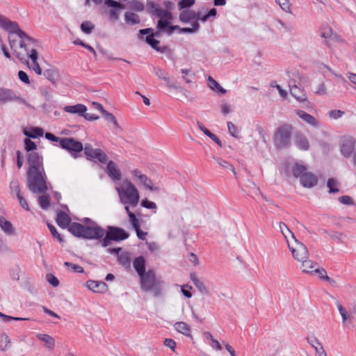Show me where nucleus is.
I'll list each match as a JSON object with an SVG mask.
<instances>
[{"label": "nucleus", "mask_w": 356, "mask_h": 356, "mask_svg": "<svg viewBox=\"0 0 356 356\" xmlns=\"http://www.w3.org/2000/svg\"><path fill=\"white\" fill-rule=\"evenodd\" d=\"M329 116L332 119H338L343 116L344 112L341 110H332L329 111Z\"/></svg>", "instance_id": "nucleus-62"}, {"label": "nucleus", "mask_w": 356, "mask_h": 356, "mask_svg": "<svg viewBox=\"0 0 356 356\" xmlns=\"http://www.w3.org/2000/svg\"><path fill=\"white\" fill-rule=\"evenodd\" d=\"M213 159L216 162L218 167L220 168L223 170V172H229L231 171L234 173L235 177L237 178V173L232 163L220 157L213 156Z\"/></svg>", "instance_id": "nucleus-20"}, {"label": "nucleus", "mask_w": 356, "mask_h": 356, "mask_svg": "<svg viewBox=\"0 0 356 356\" xmlns=\"http://www.w3.org/2000/svg\"><path fill=\"white\" fill-rule=\"evenodd\" d=\"M295 143L300 149L308 150L309 148V143L307 137L301 132L296 133Z\"/></svg>", "instance_id": "nucleus-25"}, {"label": "nucleus", "mask_w": 356, "mask_h": 356, "mask_svg": "<svg viewBox=\"0 0 356 356\" xmlns=\"http://www.w3.org/2000/svg\"><path fill=\"white\" fill-rule=\"evenodd\" d=\"M24 149L28 153L34 152V150L37 149V145L35 142L32 141L31 138H24Z\"/></svg>", "instance_id": "nucleus-45"}, {"label": "nucleus", "mask_w": 356, "mask_h": 356, "mask_svg": "<svg viewBox=\"0 0 356 356\" xmlns=\"http://www.w3.org/2000/svg\"><path fill=\"white\" fill-rule=\"evenodd\" d=\"M196 17L197 13L192 10H183L179 15V20L184 23L196 19Z\"/></svg>", "instance_id": "nucleus-33"}, {"label": "nucleus", "mask_w": 356, "mask_h": 356, "mask_svg": "<svg viewBox=\"0 0 356 356\" xmlns=\"http://www.w3.org/2000/svg\"><path fill=\"white\" fill-rule=\"evenodd\" d=\"M339 201L343 204L346 205H352L353 204V201L352 198L348 195H343L339 197Z\"/></svg>", "instance_id": "nucleus-64"}, {"label": "nucleus", "mask_w": 356, "mask_h": 356, "mask_svg": "<svg viewBox=\"0 0 356 356\" xmlns=\"http://www.w3.org/2000/svg\"><path fill=\"white\" fill-rule=\"evenodd\" d=\"M141 206L149 209H156L157 208L154 202L149 201L147 198L142 200Z\"/></svg>", "instance_id": "nucleus-58"}, {"label": "nucleus", "mask_w": 356, "mask_h": 356, "mask_svg": "<svg viewBox=\"0 0 356 356\" xmlns=\"http://www.w3.org/2000/svg\"><path fill=\"white\" fill-rule=\"evenodd\" d=\"M35 46L34 40L24 32V49L31 59V63L29 61H26V63L29 68L35 71L37 74H41L42 70L38 63V53Z\"/></svg>", "instance_id": "nucleus-3"}, {"label": "nucleus", "mask_w": 356, "mask_h": 356, "mask_svg": "<svg viewBox=\"0 0 356 356\" xmlns=\"http://www.w3.org/2000/svg\"><path fill=\"white\" fill-rule=\"evenodd\" d=\"M132 175L136 177L140 183L147 188L153 191H159L160 190L159 187L154 186L152 179L148 178L145 175L142 174L138 170H134Z\"/></svg>", "instance_id": "nucleus-15"}, {"label": "nucleus", "mask_w": 356, "mask_h": 356, "mask_svg": "<svg viewBox=\"0 0 356 356\" xmlns=\"http://www.w3.org/2000/svg\"><path fill=\"white\" fill-rule=\"evenodd\" d=\"M170 20L160 19L158 21L156 28L159 31H165L168 33V27L170 26Z\"/></svg>", "instance_id": "nucleus-46"}, {"label": "nucleus", "mask_w": 356, "mask_h": 356, "mask_svg": "<svg viewBox=\"0 0 356 356\" xmlns=\"http://www.w3.org/2000/svg\"><path fill=\"white\" fill-rule=\"evenodd\" d=\"M291 171L293 173V175L295 177H299L300 179L301 176L305 175V173L307 172V168L304 165L299 164L298 163H296L292 168Z\"/></svg>", "instance_id": "nucleus-37"}, {"label": "nucleus", "mask_w": 356, "mask_h": 356, "mask_svg": "<svg viewBox=\"0 0 356 356\" xmlns=\"http://www.w3.org/2000/svg\"><path fill=\"white\" fill-rule=\"evenodd\" d=\"M355 145V140L353 136H344L341 142V152L345 157H349L353 153Z\"/></svg>", "instance_id": "nucleus-14"}, {"label": "nucleus", "mask_w": 356, "mask_h": 356, "mask_svg": "<svg viewBox=\"0 0 356 356\" xmlns=\"http://www.w3.org/2000/svg\"><path fill=\"white\" fill-rule=\"evenodd\" d=\"M10 193L15 195L20 204H22V196L20 193V184L18 180L13 179L10 184Z\"/></svg>", "instance_id": "nucleus-34"}, {"label": "nucleus", "mask_w": 356, "mask_h": 356, "mask_svg": "<svg viewBox=\"0 0 356 356\" xmlns=\"http://www.w3.org/2000/svg\"><path fill=\"white\" fill-rule=\"evenodd\" d=\"M198 127L201 131L204 132L205 135L209 137L212 140H213L220 147H222V144L221 140L216 136L212 134L208 129H207L203 124L198 122Z\"/></svg>", "instance_id": "nucleus-35"}, {"label": "nucleus", "mask_w": 356, "mask_h": 356, "mask_svg": "<svg viewBox=\"0 0 356 356\" xmlns=\"http://www.w3.org/2000/svg\"><path fill=\"white\" fill-rule=\"evenodd\" d=\"M280 229L285 238H287V234H291L292 237L296 239L294 234L289 229V227L284 222L280 223Z\"/></svg>", "instance_id": "nucleus-57"}, {"label": "nucleus", "mask_w": 356, "mask_h": 356, "mask_svg": "<svg viewBox=\"0 0 356 356\" xmlns=\"http://www.w3.org/2000/svg\"><path fill=\"white\" fill-rule=\"evenodd\" d=\"M141 289L145 291H152L154 296H159L161 292V282L156 277L154 270H148L140 276Z\"/></svg>", "instance_id": "nucleus-1"}, {"label": "nucleus", "mask_w": 356, "mask_h": 356, "mask_svg": "<svg viewBox=\"0 0 356 356\" xmlns=\"http://www.w3.org/2000/svg\"><path fill=\"white\" fill-rule=\"evenodd\" d=\"M199 29H200L199 23L197 22H195L192 24L191 28H188V27L181 28V29H179V32L181 33H193L199 30Z\"/></svg>", "instance_id": "nucleus-49"}, {"label": "nucleus", "mask_w": 356, "mask_h": 356, "mask_svg": "<svg viewBox=\"0 0 356 356\" xmlns=\"http://www.w3.org/2000/svg\"><path fill=\"white\" fill-rule=\"evenodd\" d=\"M295 241L296 247H291L290 245L288 244L293 258L298 261L308 259L309 252L307 247L297 239H296Z\"/></svg>", "instance_id": "nucleus-12"}, {"label": "nucleus", "mask_w": 356, "mask_h": 356, "mask_svg": "<svg viewBox=\"0 0 356 356\" xmlns=\"http://www.w3.org/2000/svg\"><path fill=\"white\" fill-rule=\"evenodd\" d=\"M86 225L81 223L73 222L68 227V231L77 238H84Z\"/></svg>", "instance_id": "nucleus-21"}, {"label": "nucleus", "mask_w": 356, "mask_h": 356, "mask_svg": "<svg viewBox=\"0 0 356 356\" xmlns=\"http://www.w3.org/2000/svg\"><path fill=\"white\" fill-rule=\"evenodd\" d=\"M28 169L26 172L43 171V159L38 152H32L26 156Z\"/></svg>", "instance_id": "nucleus-10"}, {"label": "nucleus", "mask_w": 356, "mask_h": 356, "mask_svg": "<svg viewBox=\"0 0 356 356\" xmlns=\"http://www.w3.org/2000/svg\"><path fill=\"white\" fill-rule=\"evenodd\" d=\"M86 286L88 289L95 293H103L108 289L107 284L102 281L88 280L86 282Z\"/></svg>", "instance_id": "nucleus-18"}, {"label": "nucleus", "mask_w": 356, "mask_h": 356, "mask_svg": "<svg viewBox=\"0 0 356 356\" xmlns=\"http://www.w3.org/2000/svg\"><path fill=\"white\" fill-rule=\"evenodd\" d=\"M37 337L45 343L47 348L49 349H53L55 346L54 339L47 334H38Z\"/></svg>", "instance_id": "nucleus-38"}, {"label": "nucleus", "mask_w": 356, "mask_h": 356, "mask_svg": "<svg viewBox=\"0 0 356 356\" xmlns=\"http://www.w3.org/2000/svg\"><path fill=\"white\" fill-rule=\"evenodd\" d=\"M64 265L66 267L71 268V269L73 272L79 273H83L84 272L83 267L79 265L74 264L69 261H65L64 263Z\"/></svg>", "instance_id": "nucleus-52"}, {"label": "nucleus", "mask_w": 356, "mask_h": 356, "mask_svg": "<svg viewBox=\"0 0 356 356\" xmlns=\"http://www.w3.org/2000/svg\"><path fill=\"white\" fill-rule=\"evenodd\" d=\"M174 326L177 332L186 336L191 335V328L186 323L181 321L177 322Z\"/></svg>", "instance_id": "nucleus-42"}, {"label": "nucleus", "mask_w": 356, "mask_h": 356, "mask_svg": "<svg viewBox=\"0 0 356 356\" xmlns=\"http://www.w3.org/2000/svg\"><path fill=\"white\" fill-rule=\"evenodd\" d=\"M339 181L334 178H329L327 181V186L329 188L330 193H336L339 192Z\"/></svg>", "instance_id": "nucleus-44"}, {"label": "nucleus", "mask_w": 356, "mask_h": 356, "mask_svg": "<svg viewBox=\"0 0 356 356\" xmlns=\"http://www.w3.org/2000/svg\"><path fill=\"white\" fill-rule=\"evenodd\" d=\"M190 278L193 282V284L196 286V288L201 292L202 293L209 295V291L208 288L204 284V283L200 281L195 273H191Z\"/></svg>", "instance_id": "nucleus-30"}, {"label": "nucleus", "mask_w": 356, "mask_h": 356, "mask_svg": "<svg viewBox=\"0 0 356 356\" xmlns=\"http://www.w3.org/2000/svg\"><path fill=\"white\" fill-rule=\"evenodd\" d=\"M106 172L113 181H120L122 179L121 171L118 168L116 163L113 161L108 162Z\"/></svg>", "instance_id": "nucleus-16"}, {"label": "nucleus", "mask_w": 356, "mask_h": 356, "mask_svg": "<svg viewBox=\"0 0 356 356\" xmlns=\"http://www.w3.org/2000/svg\"><path fill=\"white\" fill-rule=\"evenodd\" d=\"M161 32V31H159L157 29L156 32L153 33V29H151V28H147V29H140L139 31V33H140V35H152L153 38L154 37H160V33Z\"/></svg>", "instance_id": "nucleus-53"}, {"label": "nucleus", "mask_w": 356, "mask_h": 356, "mask_svg": "<svg viewBox=\"0 0 356 356\" xmlns=\"http://www.w3.org/2000/svg\"><path fill=\"white\" fill-rule=\"evenodd\" d=\"M290 92L291 95L293 96L298 102H307L309 104L307 99L306 94L304 92V90H302L299 86H297V87L291 88Z\"/></svg>", "instance_id": "nucleus-32"}, {"label": "nucleus", "mask_w": 356, "mask_h": 356, "mask_svg": "<svg viewBox=\"0 0 356 356\" xmlns=\"http://www.w3.org/2000/svg\"><path fill=\"white\" fill-rule=\"evenodd\" d=\"M195 0H181L178 3L179 10H183L191 7L195 4Z\"/></svg>", "instance_id": "nucleus-54"}, {"label": "nucleus", "mask_w": 356, "mask_h": 356, "mask_svg": "<svg viewBox=\"0 0 356 356\" xmlns=\"http://www.w3.org/2000/svg\"><path fill=\"white\" fill-rule=\"evenodd\" d=\"M129 218V221L134 229L140 227L139 220L134 213H130Z\"/></svg>", "instance_id": "nucleus-63"}, {"label": "nucleus", "mask_w": 356, "mask_h": 356, "mask_svg": "<svg viewBox=\"0 0 356 356\" xmlns=\"http://www.w3.org/2000/svg\"><path fill=\"white\" fill-rule=\"evenodd\" d=\"M145 42L150 45L154 49L161 53L166 52L169 48L167 46L159 47V40L155 39L152 35H147L145 38Z\"/></svg>", "instance_id": "nucleus-27"}, {"label": "nucleus", "mask_w": 356, "mask_h": 356, "mask_svg": "<svg viewBox=\"0 0 356 356\" xmlns=\"http://www.w3.org/2000/svg\"><path fill=\"white\" fill-rule=\"evenodd\" d=\"M277 3H278L280 8L285 12L290 11V4L288 0H275Z\"/></svg>", "instance_id": "nucleus-59"}, {"label": "nucleus", "mask_w": 356, "mask_h": 356, "mask_svg": "<svg viewBox=\"0 0 356 356\" xmlns=\"http://www.w3.org/2000/svg\"><path fill=\"white\" fill-rule=\"evenodd\" d=\"M126 187L124 190H118L121 201L123 204H130L136 207L139 202V192L136 186L131 181L125 182Z\"/></svg>", "instance_id": "nucleus-6"}, {"label": "nucleus", "mask_w": 356, "mask_h": 356, "mask_svg": "<svg viewBox=\"0 0 356 356\" xmlns=\"http://www.w3.org/2000/svg\"><path fill=\"white\" fill-rule=\"evenodd\" d=\"M46 280L54 287L59 285V280L52 273H47L46 275Z\"/></svg>", "instance_id": "nucleus-55"}, {"label": "nucleus", "mask_w": 356, "mask_h": 356, "mask_svg": "<svg viewBox=\"0 0 356 356\" xmlns=\"http://www.w3.org/2000/svg\"><path fill=\"white\" fill-rule=\"evenodd\" d=\"M0 26L8 31V33L20 31L18 25L15 22H13L6 19L0 20Z\"/></svg>", "instance_id": "nucleus-31"}, {"label": "nucleus", "mask_w": 356, "mask_h": 356, "mask_svg": "<svg viewBox=\"0 0 356 356\" xmlns=\"http://www.w3.org/2000/svg\"><path fill=\"white\" fill-rule=\"evenodd\" d=\"M124 19L126 22L131 25L138 24L140 22L138 15L129 11L125 13Z\"/></svg>", "instance_id": "nucleus-41"}, {"label": "nucleus", "mask_w": 356, "mask_h": 356, "mask_svg": "<svg viewBox=\"0 0 356 356\" xmlns=\"http://www.w3.org/2000/svg\"><path fill=\"white\" fill-rule=\"evenodd\" d=\"M10 343V340H9V338L5 334H2L0 335V348L1 350H5L8 344Z\"/></svg>", "instance_id": "nucleus-56"}, {"label": "nucleus", "mask_w": 356, "mask_h": 356, "mask_svg": "<svg viewBox=\"0 0 356 356\" xmlns=\"http://www.w3.org/2000/svg\"><path fill=\"white\" fill-rule=\"evenodd\" d=\"M38 202L43 209H47L50 205V198L48 195H43L39 197Z\"/></svg>", "instance_id": "nucleus-48"}, {"label": "nucleus", "mask_w": 356, "mask_h": 356, "mask_svg": "<svg viewBox=\"0 0 356 356\" xmlns=\"http://www.w3.org/2000/svg\"><path fill=\"white\" fill-rule=\"evenodd\" d=\"M154 71L156 75L166 83V86L168 88H173L176 90L179 89L178 86H177L175 83H171L168 73L165 70L161 68H154Z\"/></svg>", "instance_id": "nucleus-23"}, {"label": "nucleus", "mask_w": 356, "mask_h": 356, "mask_svg": "<svg viewBox=\"0 0 356 356\" xmlns=\"http://www.w3.org/2000/svg\"><path fill=\"white\" fill-rule=\"evenodd\" d=\"M104 4L111 8L108 10L109 19L113 22L118 21L120 10L125 8V5L115 0H104Z\"/></svg>", "instance_id": "nucleus-11"}, {"label": "nucleus", "mask_w": 356, "mask_h": 356, "mask_svg": "<svg viewBox=\"0 0 356 356\" xmlns=\"http://www.w3.org/2000/svg\"><path fill=\"white\" fill-rule=\"evenodd\" d=\"M56 222L62 229H68L71 222V218L64 211H59L57 213Z\"/></svg>", "instance_id": "nucleus-22"}, {"label": "nucleus", "mask_w": 356, "mask_h": 356, "mask_svg": "<svg viewBox=\"0 0 356 356\" xmlns=\"http://www.w3.org/2000/svg\"><path fill=\"white\" fill-rule=\"evenodd\" d=\"M28 186L33 193L44 194L47 190L46 175L44 170L26 172Z\"/></svg>", "instance_id": "nucleus-2"}, {"label": "nucleus", "mask_w": 356, "mask_h": 356, "mask_svg": "<svg viewBox=\"0 0 356 356\" xmlns=\"http://www.w3.org/2000/svg\"><path fill=\"white\" fill-rule=\"evenodd\" d=\"M133 266L138 276L147 272L145 271V259L143 256L136 257L134 260Z\"/></svg>", "instance_id": "nucleus-28"}, {"label": "nucleus", "mask_w": 356, "mask_h": 356, "mask_svg": "<svg viewBox=\"0 0 356 356\" xmlns=\"http://www.w3.org/2000/svg\"><path fill=\"white\" fill-rule=\"evenodd\" d=\"M44 129L39 127H30L24 128V136L28 138H39L44 135Z\"/></svg>", "instance_id": "nucleus-19"}, {"label": "nucleus", "mask_w": 356, "mask_h": 356, "mask_svg": "<svg viewBox=\"0 0 356 356\" xmlns=\"http://www.w3.org/2000/svg\"><path fill=\"white\" fill-rule=\"evenodd\" d=\"M8 40L12 51V55L15 56L19 61L22 60V33L17 31L15 33H8Z\"/></svg>", "instance_id": "nucleus-8"}, {"label": "nucleus", "mask_w": 356, "mask_h": 356, "mask_svg": "<svg viewBox=\"0 0 356 356\" xmlns=\"http://www.w3.org/2000/svg\"><path fill=\"white\" fill-rule=\"evenodd\" d=\"M47 226L52 236L56 238L60 243H62L63 239L61 235L57 231L56 228L51 223H47Z\"/></svg>", "instance_id": "nucleus-50"}, {"label": "nucleus", "mask_w": 356, "mask_h": 356, "mask_svg": "<svg viewBox=\"0 0 356 356\" xmlns=\"http://www.w3.org/2000/svg\"><path fill=\"white\" fill-rule=\"evenodd\" d=\"M227 127L229 133L232 136L236 138H239L238 128L236 125H234L232 122H227Z\"/></svg>", "instance_id": "nucleus-51"}, {"label": "nucleus", "mask_w": 356, "mask_h": 356, "mask_svg": "<svg viewBox=\"0 0 356 356\" xmlns=\"http://www.w3.org/2000/svg\"><path fill=\"white\" fill-rule=\"evenodd\" d=\"M296 115L309 125L317 127L319 125L318 120L312 115L302 110H297Z\"/></svg>", "instance_id": "nucleus-24"}, {"label": "nucleus", "mask_w": 356, "mask_h": 356, "mask_svg": "<svg viewBox=\"0 0 356 356\" xmlns=\"http://www.w3.org/2000/svg\"><path fill=\"white\" fill-rule=\"evenodd\" d=\"M63 109L67 113H76L80 116H83L84 113L87 111V107L83 104H78L74 106H66Z\"/></svg>", "instance_id": "nucleus-26"}, {"label": "nucleus", "mask_w": 356, "mask_h": 356, "mask_svg": "<svg viewBox=\"0 0 356 356\" xmlns=\"http://www.w3.org/2000/svg\"><path fill=\"white\" fill-rule=\"evenodd\" d=\"M84 154L89 161L97 160L99 163L105 164L108 162L107 154L101 149L93 148L90 143H86L84 146Z\"/></svg>", "instance_id": "nucleus-9"}, {"label": "nucleus", "mask_w": 356, "mask_h": 356, "mask_svg": "<svg viewBox=\"0 0 356 356\" xmlns=\"http://www.w3.org/2000/svg\"><path fill=\"white\" fill-rule=\"evenodd\" d=\"M60 147L67 151L74 159L78 158L79 156V154L83 150L84 151L82 143L74 138H63L60 141Z\"/></svg>", "instance_id": "nucleus-7"}, {"label": "nucleus", "mask_w": 356, "mask_h": 356, "mask_svg": "<svg viewBox=\"0 0 356 356\" xmlns=\"http://www.w3.org/2000/svg\"><path fill=\"white\" fill-rule=\"evenodd\" d=\"M104 237L99 241L101 245L106 248L111 245L112 241H120L129 238V234L124 229L115 227L108 226L105 230Z\"/></svg>", "instance_id": "nucleus-4"}, {"label": "nucleus", "mask_w": 356, "mask_h": 356, "mask_svg": "<svg viewBox=\"0 0 356 356\" xmlns=\"http://www.w3.org/2000/svg\"><path fill=\"white\" fill-rule=\"evenodd\" d=\"M95 29V25L89 21L82 22L81 24V30L86 34H90Z\"/></svg>", "instance_id": "nucleus-47"}, {"label": "nucleus", "mask_w": 356, "mask_h": 356, "mask_svg": "<svg viewBox=\"0 0 356 356\" xmlns=\"http://www.w3.org/2000/svg\"><path fill=\"white\" fill-rule=\"evenodd\" d=\"M293 129L292 125L285 124L277 129L274 137L275 145L277 148L286 149L289 147Z\"/></svg>", "instance_id": "nucleus-5"}, {"label": "nucleus", "mask_w": 356, "mask_h": 356, "mask_svg": "<svg viewBox=\"0 0 356 356\" xmlns=\"http://www.w3.org/2000/svg\"><path fill=\"white\" fill-rule=\"evenodd\" d=\"M44 75L54 86H56V80L58 77V72L55 68L47 69L44 71Z\"/></svg>", "instance_id": "nucleus-39"}, {"label": "nucleus", "mask_w": 356, "mask_h": 356, "mask_svg": "<svg viewBox=\"0 0 356 356\" xmlns=\"http://www.w3.org/2000/svg\"><path fill=\"white\" fill-rule=\"evenodd\" d=\"M118 261L119 264L125 268H130L131 259L129 252H126L121 254H118Z\"/></svg>", "instance_id": "nucleus-40"}, {"label": "nucleus", "mask_w": 356, "mask_h": 356, "mask_svg": "<svg viewBox=\"0 0 356 356\" xmlns=\"http://www.w3.org/2000/svg\"><path fill=\"white\" fill-rule=\"evenodd\" d=\"M300 184L306 188H312L317 185L318 177L314 174L307 172L301 176L300 179Z\"/></svg>", "instance_id": "nucleus-17"}, {"label": "nucleus", "mask_w": 356, "mask_h": 356, "mask_svg": "<svg viewBox=\"0 0 356 356\" xmlns=\"http://www.w3.org/2000/svg\"><path fill=\"white\" fill-rule=\"evenodd\" d=\"M18 97L16 96L11 90L6 88H0V102L6 103L8 102L17 99Z\"/></svg>", "instance_id": "nucleus-29"}, {"label": "nucleus", "mask_w": 356, "mask_h": 356, "mask_svg": "<svg viewBox=\"0 0 356 356\" xmlns=\"http://www.w3.org/2000/svg\"><path fill=\"white\" fill-rule=\"evenodd\" d=\"M0 227L1 229L7 234H15V230L11 222L3 217L0 218Z\"/></svg>", "instance_id": "nucleus-36"}, {"label": "nucleus", "mask_w": 356, "mask_h": 356, "mask_svg": "<svg viewBox=\"0 0 356 356\" xmlns=\"http://www.w3.org/2000/svg\"><path fill=\"white\" fill-rule=\"evenodd\" d=\"M270 86L272 88H276L277 90L279 91V93L281 97L284 98L286 97L287 92L285 90H284L280 85H277L275 81H271Z\"/></svg>", "instance_id": "nucleus-60"}, {"label": "nucleus", "mask_w": 356, "mask_h": 356, "mask_svg": "<svg viewBox=\"0 0 356 356\" xmlns=\"http://www.w3.org/2000/svg\"><path fill=\"white\" fill-rule=\"evenodd\" d=\"M42 95L46 99V100L49 101L51 98V90L48 87H42L40 89Z\"/></svg>", "instance_id": "nucleus-61"}, {"label": "nucleus", "mask_w": 356, "mask_h": 356, "mask_svg": "<svg viewBox=\"0 0 356 356\" xmlns=\"http://www.w3.org/2000/svg\"><path fill=\"white\" fill-rule=\"evenodd\" d=\"M300 261L302 262V270L303 273H313L314 270H310L312 269L315 265H317L316 262H314L308 259H305Z\"/></svg>", "instance_id": "nucleus-43"}, {"label": "nucleus", "mask_w": 356, "mask_h": 356, "mask_svg": "<svg viewBox=\"0 0 356 356\" xmlns=\"http://www.w3.org/2000/svg\"><path fill=\"white\" fill-rule=\"evenodd\" d=\"M105 234V229L99 225L95 224L94 226H86L85 229V239L102 240Z\"/></svg>", "instance_id": "nucleus-13"}]
</instances>
